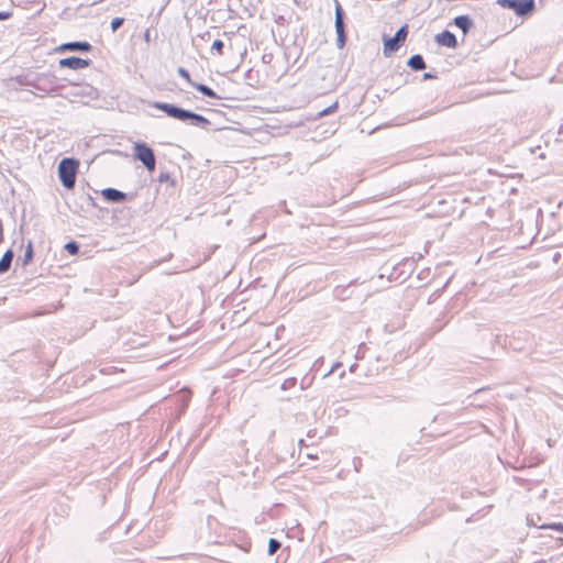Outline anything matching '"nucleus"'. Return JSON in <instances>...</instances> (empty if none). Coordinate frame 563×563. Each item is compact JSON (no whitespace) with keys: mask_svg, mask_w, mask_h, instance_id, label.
<instances>
[{"mask_svg":"<svg viewBox=\"0 0 563 563\" xmlns=\"http://www.w3.org/2000/svg\"><path fill=\"white\" fill-rule=\"evenodd\" d=\"M79 161L74 157H64L57 167L58 178L66 189H73L76 184V176Z\"/></svg>","mask_w":563,"mask_h":563,"instance_id":"1","label":"nucleus"},{"mask_svg":"<svg viewBox=\"0 0 563 563\" xmlns=\"http://www.w3.org/2000/svg\"><path fill=\"white\" fill-rule=\"evenodd\" d=\"M501 8L512 10L520 18H528L536 11L534 0H497Z\"/></svg>","mask_w":563,"mask_h":563,"instance_id":"2","label":"nucleus"},{"mask_svg":"<svg viewBox=\"0 0 563 563\" xmlns=\"http://www.w3.org/2000/svg\"><path fill=\"white\" fill-rule=\"evenodd\" d=\"M408 35V25L404 24L401 25L395 33L394 36H383V44H384V55L390 56L393 53L397 52L406 42Z\"/></svg>","mask_w":563,"mask_h":563,"instance_id":"3","label":"nucleus"},{"mask_svg":"<svg viewBox=\"0 0 563 563\" xmlns=\"http://www.w3.org/2000/svg\"><path fill=\"white\" fill-rule=\"evenodd\" d=\"M133 156L140 161L148 172H153L156 166L154 151L144 142H135L133 145Z\"/></svg>","mask_w":563,"mask_h":563,"instance_id":"4","label":"nucleus"},{"mask_svg":"<svg viewBox=\"0 0 563 563\" xmlns=\"http://www.w3.org/2000/svg\"><path fill=\"white\" fill-rule=\"evenodd\" d=\"M57 77L51 73H37L36 75V86L35 89L40 91V97H44L49 92L57 90L58 86Z\"/></svg>","mask_w":563,"mask_h":563,"instance_id":"5","label":"nucleus"},{"mask_svg":"<svg viewBox=\"0 0 563 563\" xmlns=\"http://www.w3.org/2000/svg\"><path fill=\"white\" fill-rule=\"evenodd\" d=\"M334 18H335L334 27H335V32H336V46H338V48H343L346 43L344 11L338 0H335Z\"/></svg>","mask_w":563,"mask_h":563,"instance_id":"6","label":"nucleus"},{"mask_svg":"<svg viewBox=\"0 0 563 563\" xmlns=\"http://www.w3.org/2000/svg\"><path fill=\"white\" fill-rule=\"evenodd\" d=\"M153 107L158 110H162L163 112L166 113V115H168L173 119L179 120L181 122L184 120L186 109H184L181 107H178L173 103L159 102V101L154 102Z\"/></svg>","mask_w":563,"mask_h":563,"instance_id":"7","label":"nucleus"},{"mask_svg":"<svg viewBox=\"0 0 563 563\" xmlns=\"http://www.w3.org/2000/svg\"><path fill=\"white\" fill-rule=\"evenodd\" d=\"M91 63L92 62L89 58H81L78 56H69V57L59 59L58 65L62 68H69V69L77 70V69H81V68H86V67L90 66Z\"/></svg>","mask_w":563,"mask_h":563,"instance_id":"8","label":"nucleus"},{"mask_svg":"<svg viewBox=\"0 0 563 563\" xmlns=\"http://www.w3.org/2000/svg\"><path fill=\"white\" fill-rule=\"evenodd\" d=\"M92 49V46L87 41H74V42H66L60 44L56 52L64 53V52H80V53H88Z\"/></svg>","mask_w":563,"mask_h":563,"instance_id":"9","label":"nucleus"},{"mask_svg":"<svg viewBox=\"0 0 563 563\" xmlns=\"http://www.w3.org/2000/svg\"><path fill=\"white\" fill-rule=\"evenodd\" d=\"M183 122L203 130H208L211 124V122L206 117L187 109Z\"/></svg>","mask_w":563,"mask_h":563,"instance_id":"10","label":"nucleus"},{"mask_svg":"<svg viewBox=\"0 0 563 563\" xmlns=\"http://www.w3.org/2000/svg\"><path fill=\"white\" fill-rule=\"evenodd\" d=\"M434 41L438 45L449 48H456L459 46L455 34L448 30L438 33L434 37Z\"/></svg>","mask_w":563,"mask_h":563,"instance_id":"11","label":"nucleus"},{"mask_svg":"<svg viewBox=\"0 0 563 563\" xmlns=\"http://www.w3.org/2000/svg\"><path fill=\"white\" fill-rule=\"evenodd\" d=\"M101 196L109 202L121 203L126 200L128 195L119 189L108 187L101 190Z\"/></svg>","mask_w":563,"mask_h":563,"instance_id":"12","label":"nucleus"},{"mask_svg":"<svg viewBox=\"0 0 563 563\" xmlns=\"http://www.w3.org/2000/svg\"><path fill=\"white\" fill-rule=\"evenodd\" d=\"M453 24L459 27L464 35L474 26V22L467 14L457 15L453 19Z\"/></svg>","mask_w":563,"mask_h":563,"instance_id":"13","label":"nucleus"},{"mask_svg":"<svg viewBox=\"0 0 563 563\" xmlns=\"http://www.w3.org/2000/svg\"><path fill=\"white\" fill-rule=\"evenodd\" d=\"M36 75H37V73H35V71H27L25 74L15 76L13 78V80L19 86H31V87H33L35 89V86H36Z\"/></svg>","mask_w":563,"mask_h":563,"instance_id":"14","label":"nucleus"},{"mask_svg":"<svg viewBox=\"0 0 563 563\" xmlns=\"http://www.w3.org/2000/svg\"><path fill=\"white\" fill-rule=\"evenodd\" d=\"M14 257L12 249H8L0 260V275L5 274L11 268V264Z\"/></svg>","mask_w":563,"mask_h":563,"instance_id":"15","label":"nucleus"},{"mask_svg":"<svg viewBox=\"0 0 563 563\" xmlns=\"http://www.w3.org/2000/svg\"><path fill=\"white\" fill-rule=\"evenodd\" d=\"M407 66L413 71H420L426 68V63H424L422 55L415 54V55H411L409 57V59L407 60Z\"/></svg>","mask_w":563,"mask_h":563,"instance_id":"16","label":"nucleus"},{"mask_svg":"<svg viewBox=\"0 0 563 563\" xmlns=\"http://www.w3.org/2000/svg\"><path fill=\"white\" fill-rule=\"evenodd\" d=\"M527 521H528V525L529 526H534L539 529H544V530H553V531H558V532H561L563 533V523L562 522H552V523H541V525H538V522H536L533 520V518L531 517H528L527 518Z\"/></svg>","mask_w":563,"mask_h":563,"instance_id":"17","label":"nucleus"},{"mask_svg":"<svg viewBox=\"0 0 563 563\" xmlns=\"http://www.w3.org/2000/svg\"><path fill=\"white\" fill-rule=\"evenodd\" d=\"M33 256H34L33 243H32V241H29L23 256L19 257L18 261L21 262L22 266H26L33 260Z\"/></svg>","mask_w":563,"mask_h":563,"instance_id":"18","label":"nucleus"},{"mask_svg":"<svg viewBox=\"0 0 563 563\" xmlns=\"http://www.w3.org/2000/svg\"><path fill=\"white\" fill-rule=\"evenodd\" d=\"M192 87L198 90L201 95L206 96V97H210V98H218L217 93L214 92L213 89H211L209 86L205 85V84H197V82H194L192 84Z\"/></svg>","mask_w":563,"mask_h":563,"instance_id":"19","label":"nucleus"},{"mask_svg":"<svg viewBox=\"0 0 563 563\" xmlns=\"http://www.w3.org/2000/svg\"><path fill=\"white\" fill-rule=\"evenodd\" d=\"M79 93L87 96L91 99H97L99 97L98 90L91 85H84Z\"/></svg>","mask_w":563,"mask_h":563,"instance_id":"20","label":"nucleus"},{"mask_svg":"<svg viewBox=\"0 0 563 563\" xmlns=\"http://www.w3.org/2000/svg\"><path fill=\"white\" fill-rule=\"evenodd\" d=\"M157 180L159 183H169L172 187H175L176 180L172 177V175L168 172H161Z\"/></svg>","mask_w":563,"mask_h":563,"instance_id":"21","label":"nucleus"},{"mask_svg":"<svg viewBox=\"0 0 563 563\" xmlns=\"http://www.w3.org/2000/svg\"><path fill=\"white\" fill-rule=\"evenodd\" d=\"M282 547V543L277 540V539H274V538H271L268 540V549H267V552L269 555H273L275 554Z\"/></svg>","mask_w":563,"mask_h":563,"instance_id":"22","label":"nucleus"},{"mask_svg":"<svg viewBox=\"0 0 563 563\" xmlns=\"http://www.w3.org/2000/svg\"><path fill=\"white\" fill-rule=\"evenodd\" d=\"M64 249L70 254V255H77L79 253V244L76 241H69L65 244Z\"/></svg>","mask_w":563,"mask_h":563,"instance_id":"23","label":"nucleus"},{"mask_svg":"<svg viewBox=\"0 0 563 563\" xmlns=\"http://www.w3.org/2000/svg\"><path fill=\"white\" fill-rule=\"evenodd\" d=\"M177 74L184 78L190 86H192L194 81L191 80L189 71L184 67H178Z\"/></svg>","mask_w":563,"mask_h":563,"instance_id":"24","label":"nucleus"},{"mask_svg":"<svg viewBox=\"0 0 563 563\" xmlns=\"http://www.w3.org/2000/svg\"><path fill=\"white\" fill-rule=\"evenodd\" d=\"M224 43L221 40H216L212 43L211 51H216L219 55H223Z\"/></svg>","mask_w":563,"mask_h":563,"instance_id":"25","label":"nucleus"},{"mask_svg":"<svg viewBox=\"0 0 563 563\" xmlns=\"http://www.w3.org/2000/svg\"><path fill=\"white\" fill-rule=\"evenodd\" d=\"M338 107H339L338 102L336 101L333 102L332 104H330L329 107H327L325 109L320 111L319 117H325V115L333 113L338 109Z\"/></svg>","mask_w":563,"mask_h":563,"instance_id":"26","label":"nucleus"},{"mask_svg":"<svg viewBox=\"0 0 563 563\" xmlns=\"http://www.w3.org/2000/svg\"><path fill=\"white\" fill-rule=\"evenodd\" d=\"M124 23V18L117 16L111 20V30L115 32L119 27H121Z\"/></svg>","mask_w":563,"mask_h":563,"instance_id":"27","label":"nucleus"},{"mask_svg":"<svg viewBox=\"0 0 563 563\" xmlns=\"http://www.w3.org/2000/svg\"><path fill=\"white\" fill-rule=\"evenodd\" d=\"M296 383H297V379H296L295 377H292V378H288V379H286V380L283 383L282 388H283V389H288V388H290V387L295 386V385H296Z\"/></svg>","mask_w":563,"mask_h":563,"instance_id":"28","label":"nucleus"},{"mask_svg":"<svg viewBox=\"0 0 563 563\" xmlns=\"http://www.w3.org/2000/svg\"><path fill=\"white\" fill-rule=\"evenodd\" d=\"M435 78H437V75L433 73H424L422 76L423 80H430V79H435Z\"/></svg>","mask_w":563,"mask_h":563,"instance_id":"29","label":"nucleus"},{"mask_svg":"<svg viewBox=\"0 0 563 563\" xmlns=\"http://www.w3.org/2000/svg\"><path fill=\"white\" fill-rule=\"evenodd\" d=\"M341 366V363L340 362H336L332 365V367L329 369V372L324 375V376H329L331 375L332 373H334V371Z\"/></svg>","mask_w":563,"mask_h":563,"instance_id":"30","label":"nucleus"},{"mask_svg":"<svg viewBox=\"0 0 563 563\" xmlns=\"http://www.w3.org/2000/svg\"><path fill=\"white\" fill-rule=\"evenodd\" d=\"M12 15L11 12L0 11V20H8Z\"/></svg>","mask_w":563,"mask_h":563,"instance_id":"31","label":"nucleus"},{"mask_svg":"<svg viewBox=\"0 0 563 563\" xmlns=\"http://www.w3.org/2000/svg\"><path fill=\"white\" fill-rule=\"evenodd\" d=\"M144 41L146 43H150L151 41V34H150V30H146L145 33H144Z\"/></svg>","mask_w":563,"mask_h":563,"instance_id":"32","label":"nucleus"},{"mask_svg":"<svg viewBox=\"0 0 563 563\" xmlns=\"http://www.w3.org/2000/svg\"><path fill=\"white\" fill-rule=\"evenodd\" d=\"M555 542L558 543V547L562 544L563 542V539L562 538H556L555 539Z\"/></svg>","mask_w":563,"mask_h":563,"instance_id":"33","label":"nucleus"}]
</instances>
